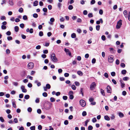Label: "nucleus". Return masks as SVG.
I'll list each match as a JSON object with an SVG mask.
<instances>
[{"label":"nucleus","mask_w":130,"mask_h":130,"mask_svg":"<svg viewBox=\"0 0 130 130\" xmlns=\"http://www.w3.org/2000/svg\"><path fill=\"white\" fill-rule=\"evenodd\" d=\"M50 57L53 61L55 62H56L57 61L58 59L56 57L54 53H52L50 55Z\"/></svg>","instance_id":"nucleus-1"},{"label":"nucleus","mask_w":130,"mask_h":130,"mask_svg":"<svg viewBox=\"0 0 130 130\" xmlns=\"http://www.w3.org/2000/svg\"><path fill=\"white\" fill-rule=\"evenodd\" d=\"M122 25V20H120L117 23V25L116 26V28L117 29L120 28Z\"/></svg>","instance_id":"nucleus-2"},{"label":"nucleus","mask_w":130,"mask_h":130,"mask_svg":"<svg viewBox=\"0 0 130 130\" xmlns=\"http://www.w3.org/2000/svg\"><path fill=\"white\" fill-rule=\"evenodd\" d=\"M80 105L82 107H84L86 105V103L85 101L83 100H80L79 101Z\"/></svg>","instance_id":"nucleus-3"},{"label":"nucleus","mask_w":130,"mask_h":130,"mask_svg":"<svg viewBox=\"0 0 130 130\" xmlns=\"http://www.w3.org/2000/svg\"><path fill=\"white\" fill-rule=\"evenodd\" d=\"M96 86V84L95 82L92 83L90 86V89L91 90H93L94 89Z\"/></svg>","instance_id":"nucleus-4"},{"label":"nucleus","mask_w":130,"mask_h":130,"mask_svg":"<svg viewBox=\"0 0 130 130\" xmlns=\"http://www.w3.org/2000/svg\"><path fill=\"white\" fill-rule=\"evenodd\" d=\"M108 61L109 63H112L113 61V57L112 56H109L108 57Z\"/></svg>","instance_id":"nucleus-5"},{"label":"nucleus","mask_w":130,"mask_h":130,"mask_svg":"<svg viewBox=\"0 0 130 130\" xmlns=\"http://www.w3.org/2000/svg\"><path fill=\"white\" fill-rule=\"evenodd\" d=\"M34 67V64L32 62L29 63L28 64V67L29 69H32Z\"/></svg>","instance_id":"nucleus-6"},{"label":"nucleus","mask_w":130,"mask_h":130,"mask_svg":"<svg viewBox=\"0 0 130 130\" xmlns=\"http://www.w3.org/2000/svg\"><path fill=\"white\" fill-rule=\"evenodd\" d=\"M51 88V86L50 85L48 84H46V86H44L43 87V89L44 90L46 91H47V89H49Z\"/></svg>","instance_id":"nucleus-7"},{"label":"nucleus","mask_w":130,"mask_h":130,"mask_svg":"<svg viewBox=\"0 0 130 130\" xmlns=\"http://www.w3.org/2000/svg\"><path fill=\"white\" fill-rule=\"evenodd\" d=\"M64 51L67 54H68L70 56H71V54L68 49L65 48Z\"/></svg>","instance_id":"nucleus-8"},{"label":"nucleus","mask_w":130,"mask_h":130,"mask_svg":"<svg viewBox=\"0 0 130 130\" xmlns=\"http://www.w3.org/2000/svg\"><path fill=\"white\" fill-rule=\"evenodd\" d=\"M25 88V86L23 85H22L21 87V89L22 90V92L24 93H26L27 92V91Z\"/></svg>","instance_id":"nucleus-9"},{"label":"nucleus","mask_w":130,"mask_h":130,"mask_svg":"<svg viewBox=\"0 0 130 130\" xmlns=\"http://www.w3.org/2000/svg\"><path fill=\"white\" fill-rule=\"evenodd\" d=\"M103 22V21L102 20V18H101L99 20L97 21L96 22V24H97L99 25V24L100 23L102 24Z\"/></svg>","instance_id":"nucleus-10"},{"label":"nucleus","mask_w":130,"mask_h":130,"mask_svg":"<svg viewBox=\"0 0 130 130\" xmlns=\"http://www.w3.org/2000/svg\"><path fill=\"white\" fill-rule=\"evenodd\" d=\"M109 49L110 52L112 53H114L116 52V50L112 48H110Z\"/></svg>","instance_id":"nucleus-11"},{"label":"nucleus","mask_w":130,"mask_h":130,"mask_svg":"<svg viewBox=\"0 0 130 130\" xmlns=\"http://www.w3.org/2000/svg\"><path fill=\"white\" fill-rule=\"evenodd\" d=\"M111 88L109 86H107V92L108 93H111Z\"/></svg>","instance_id":"nucleus-12"},{"label":"nucleus","mask_w":130,"mask_h":130,"mask_svg":"<svg viewBox=\"0 0 130 130\" xmlns=\"http://www.w3.org/2000/svg\"><path fill=\"white\" fill-rule=\"evenodd\" d=\"M9 5L11 6H12L14 4L12 0H9Z\"/></svg>","instance_id":"nucleus-13"},{"label":"nucleus","mask_w":130,"mask_h":130,"mask_svg":"<svg viewBox=\"0 0 130 130\" xmlns=\"http://www.w3.org/2000/svg\"><path fill=\"white\" fill-rule=\"evenodd\" d=\"M120 82L121 84V86L122 88H123L125 87V84L123 83V81L120 80Z\"/></svg>","instance_id":"nucleus-14"},{"label":"nucleus","mask_w":130,"mask_h":130,"mask_svg":"<svg viewBox=\"0 0 130 130\" xmlns=\"http://www.w3.org/2000/svg\"><path fill=\"white\" fill-rule=\"evenodd\" d=\"M57 6L60 9L61 7L62 6V4L61 3H58L57 4Z\"/></svg>","instance_id":"nucleus-15"},{"label":"nucleus","mask_w":130,"mask_h":130,"mask_svg":"<svg viewBox=\"0 0 130 130\" xmlns=\"http://www.w3.org/2000/svg\"><path fill=\"white\" fill-rule=\"evenodd\" d=\"M119 115L120 118H122L124 116V114L121 112H120L119 113Z\"/></svg>","instance_id":"nucleus-16"},{"label":"nucleus","mask_w":130,"mask_h":130,"mask_svg":"<svg viewBox=\"0 0 130 130\" xmlns=\"http://www.w3.org/2000/svg\"><path fill=\"white\" fill-rule=\"evenodd\" d=\"M13 85L15 86H17L18 85V83L17 82H12Z\"/></svg>","instance_id":"nucleus-17"},{"label":"nucleus","mask_w":130,"mask_h":130,"mask_svg":"<svg viewBox=\"0 0 130 130\" xmlns=\"http://www.w3.org/2000/svg\"><path fill=\"white\" fill-rule=\"evenodd\" d=\"M104 117L105 119L106 120L109 121L110 120V118L107 116H105Z\"/></svg>","instance_id":"nucleus-18"},{"label":"nucleus","mask_w":130,"mask_h":130,"mask_svg":"<svg viewBox=\"0 0 130 130\" xmlns=\"http://www.w3.org/2000/svg\"><path fill=\"white\" fill-rule=\"evenodd\" d=\"M76 34L75 33H73L71 35V37L72 38H76Z\"/></svg>","instance_id":"nucleus-19"},{"label":"nucleus","mask_w":130,"mask_h":130,"mask_svg":"<svg viewBox=\"0 0 130 130\" xmlns=\"http://www.w3.org/2000/svg\"><path fill=\"white\" fill-rule=\"evenodd\" d=\"M12 103L13 106L14 108H16L17 107L15 104V101H12Z\"/></svg>","instance_id":"nucleus-20"},{"label":"nucleus","mask_w":130,"mask_h":130,"mask_svg":"<svg viewBox=\"0 0 130 130\" xmlns=\"http://www.w3.org/2000/svg\"><path fill=\"white\" fill-rule=\"evenodd\" d=\"M50 100L51 102H54L55 101V99L54 98L51 97L50 98Z\"/></svg>","instance_id":"nucleus-21"},{"label":"nucleus","mask_w":130,"mask_h":130,"mask_svg":"<svg viewBox=\"0 0 130 130\" xmlns=\"http://www.w3.org/2000/svg\"><path fill=\"white\" fill-rule=\"evenodd\" d=\"M19 30V27L18 26H15L14 27V30L16 32H17Z\"/></svg>","instance_id":"nucleus-22"},{"label":"nucleus","mask_w":130,"mask_h":130,"mask_svg":"<svg viewBox=\"0 0 130 130\" xmlns=\"http://www.w3.org/2000/svg\"><path fill=\"white\" fill-rule=\"evenodd\" d=\"M38 1H35L34 3V6H36L38 5Z\"/></svg>","instance_id":"nucleus-23"},{"label":"nucleus","mask_w":130,"mask_h":130,"mask_svg":"<svg viewBox=\"0 0 130 130\" xmlns=\"http://www.w3.org/2000/svg\"><path fill=\"white\" fill-rule=\"evenodd\" d=\"M110 117L111 120H113L115 118V116L114 114H112L111 115Z\"/></svg>","instance_id":"nucleus-24"},{"label":"nucleus","mask_w":130,"mask_h":130,"mask_svg":"<svg viewBox=\"0 0 130 130\" xmlns=\"http://www.w3.org/2000/svg\"><path fill=\"white\" fill-rule=\"evenodd\" d=\"M129 79V78L128 77H125L123 78V80L124 81H126Z\"/></svg>","instance_id":"nucleus-25"},{"label":"nucleus","mask_w":130,"mask_h":130,"mask_svg":"<svg viewBox=\"0 0 130 130\" xmlns=\"http://www.w3.org/2000/svg\"><path fill=\"white\" fill-rule=\"evenodd\" d=\"M29 96L28 95H26L24 96V98L26 100L28 99L29 98Z\"/></svg>","instance_id":"nucleus-26"},{"label":"nucleus","mask_w":130,"mask_h":130,"mask_svg":"<svg viewBox=\"0 0 130 130\" xmlns=\"http://www.w3.org/2000/svg\"><path fill=\"white\" fill-rule=\"evenodd\" d=\"M77 73L78 75H82L83 73L81 71H78L77 72Z\"/></svg>","instance_id":"nucleus-27"},{"label":"nucleus","mask_w":130,"mask_h":130,"mask_svg":"<svg viewBox=\"0 0 130 130\" xmlns=\"http://www.w3.org/2000/svg\"><path fill=\"white\" fill-rule=\"evenodd\" d=\"M88 17L89 18H91L93 17V15L92 13H89L88 15Z\"/></svg>","instance_id":"nucleus-28"},{"label":"nucleus","mask_w":130,"mask_h":130,"mask_svg":"<svg viewBox=\"0 0 130 130\" xmlns=\"http://www.w3.org/2000/svg\"><path fill=\"white\" fill-rule=\"evenodd\" d=\"M101 93L104 96H105V93L104 90H103L102 89H101Z\"/></svg>","instance_id":"nucleus-29"},{"label":"nucleus","mask_w":130,"mask_h":130,"mask_svg":"<svg viewBox=\"0 0 130 130\" xmlns=\"http://www.w3.org/2000/svg\"><path fill=\"white\" fill-rule=\"evenodd\" d=\"M126 73V70H123L121 71V73L123 74H125Z\"/></svg>","instance_id":"nucleus-30"},{"label":"nucleus","mask_w":130,"mask_h":130,"mask_svg":"<svg viewBox=\"0 0 130 130\" xmlns=\"http://www.w3.org/2000/svg\"><path fill=\"white\" fill-rule=\"evenodd\" d=\"M38 16V15L37 13H34L33 15V17L35 18H37Z\"/></svg>","instance_id":"nucleus-31"},{"label":"nucleus","mask_w":130,"mask_h":130,"mask_svg":"<svg viewBox=\"0 0 130 130\" xmlns=\"http://www.w3.org/2000/svg\"><path fill=\"white\" fill-rule=\"evenodd\" d=\"M73 8V7L72 5H69V6L68 8L70 10H72Z\"/></svg>","instance_id":"nucleus-32"},{"label":"nucleus","mask_w":130,"mask_h":130,"mask_svg":"<svg viewBox=\"0 0 130 130\" xmlns=\"http://www.w3.org/2000/svg\"><path fill=\"white\" fill-rule=\"evenodd\" d=\"M1 19L2 20H6V17L4 16H1Z\"/></svg>","instance_id":"nucleus-33"},{"label":"nucleus","mask_w":130,"mask_h":130,"mask_svg":"<svg viewBox=\"0 0 130 130\" xmlns=\"http://www.w3.org/2000/svg\"><path fill=\"white\" fill-rule=\"evenodd\" d=\"M89 120H87L85 122V126H87V123L88 122H89Z\"/></svg>","instance_id":"nucleus-34"},{"label":"nucleus","mask_w":130,"mask_h":130,"mask_svg":"<svg viewBox=\"0 0 130 130\" xmlns=\"http://www.w3.org/2000/svg\"><path fill=\"white\" fill-rule=\"evenodd\" d=\"M124 14L125 15V17H127V11L126 10H125L123 12Z\"/></svg>","instance_id":"nucleus-35"},{"label":"nucleus","mask_w":130,"mask_h":130,"mask_svg":"<svg viewBox=\"0 0 130 130\" xmlns=\"http://www.w3.org/2000/svg\"><path fill=\"white\" fill-rule=\"evenodd\" d=\"M23 19L24 20H26L27 19V17L26 15H24L23 16Z\"/></svg>","instance_id":"nucleus-36"},{"label":"nucleus","mask_w":130,"mask_h":130,"mask_svg":"<svg viewBox=\"0 0 130 130\" xmlns=\"http://www.w3.org/2000/svg\"><path fill=\"white\" fill-rule=\"evenodd\" d=\"M13 121L15 123H18V121L17 118H15L14 119Z\"/></svg>","instance_id":"nucleus-37"},{"label":"nucleus","mask_w":130,"mask_h":130,"mask_svg":"<svg viewBox=\"0 0 130 130\" xmlns=\"http://www.w3.org/2000/svg\"><path fill=\"white\" fill-rule=\"evenodd\" d=\"M35 101L36 103H39L40 101V99L38 98H37Z\"/></svg>","instance_id":"nucleus-38"},{"label":"nucleus","mask_w":130,"mask_h":130,"mask_svg":"<svg viewBox=\"0 0 130 130\" xmlns=\"http://www.w3.org/2000/svg\"><path fill=\"white\" fill-rule=\"evenodd\" d=\"M100 26L99 25H98L96 26V29L98 31L99 30L100 28Z\"/></svg>","instance_id":"nucleus-39"},{"label":"nucleus","mask_w":130,"mask_h":130,"mask_svg":"<svg viewBox=\"0 0 130 130\" xmlns=\"http://www.w3.org/2000/svg\"><path fill=\"white\" fill-rule=\"evenodd\" d=\"M42 95L43 96L46 97L47 96V93L45 92H44L42 94Z\"/></svg>","instance_id":"nucleus-40"},{"label":"nucleus","mask_w":130,"mask_h":130,"mask_svg":"<svg viewBox=\"0 0 130 130\" xmlns=\"http://www.w3.org/2000/svg\"><path fill=\"white\" fill-rule=\"evenodd\" d=\"M27 111L28 112H31L32 111V109L31 108L29 107L27 109Z\"/></svg>","instance_id":"nucleus-41"},{"label":"nucleus","mask_w":130,"mask_h":130,"mask_svg":"<svg viewBox=\"0 0 130 130\" xmlns=\"http://www.w3.org/2000/svg\"><path fill=\"white\" fill-rule=\"evenodd\" d=\"M88 12L86 10H84L83 11V14L84 15H86L87 14Z\"/></svg>","instance_id":"nucleus-42"},{"label":"nucleus","mask_w":130,"mask_h":130,"mask_svg":"<svg viewBox=\"0 0 130 130\" xmlns=\"http://www.w3.org/2000/svg\"><path fill=\"white\" fill-rule=\"evenodd\" d=\"M93 127L91 125L89 126L88 127V130H92L93 129Z\"/></svg>","instance_id":"nucleus-43"},{"label":"nucleus","mask_w":130,"mask_h":130,"mask_svg":"<svg viewBox=\"0 0 130 130\" xmlns=\"http://www.w3.org/2000/svg\"><path fill=\"white\" fill-rule=\"evenodd\" d=\"M87 115V113L86 111H83L82 113V116H86Z\"/></svg>","instance_id":"nucleus-44"},{"label":"nucleus","mask_w":130,"mask_h":130,"mask_svg":"<svg viewBox=\"0 0 130 130\" xmlns=\"http://www.w3.org/2000/svg\"><path fill=\"white\" fill-rule=\"evenodd\" d=\"M41 46L40 45H38L36 46V48L37 50H39L41 48Z\"/></svg>","instance_id":"nucleus-45"},{"label":"nucleus","mask_w":130,"mask_h":130,"mask_svg":"<svg viewBox=\"0 0 130 130\" xmlns=\"http://www.w3.org/2000/svg\"><path fill=\"white\" fill-rule=\"evenodd\" d=\"M77 31L79 34H80L82 32V30L80 28H78L77 30Z\"/></svg>","instance_id":"nucleus-46"},{"label":"nucleus","mask_w":130,"mask_h":130,"mask_svg":"<svg viewBox=\"0 0 130 130\" xmlns=\"http://www.w3.org/2000/svg\"><path fill=\"white\" fill-rule=\"evenodd\" d=\"M77 22L78 23H80L82 22V20L81 19L78 18L77 19Z\"/></svg>","instance_id":"nucleus-47"},{"label":"nucleus","mask_w":130,"mask_h":130,"mask_svg":"<svg viewBox=\"0 0 130 130\" xmlns=\"http://www.w3.org/2000/svg\"><path fill=\"white\" fill-rule=\"evenodd\" d=\"M31 130H35V126H31L30 128Z\"/></svg>","instance_id":"nucleus-48"},{"label":"nucleus","mask_w":130,"mask_h":130,"mask_svg":"<svg viewBox=\"0 0 130 130\" xmlns=\"http://www.w3.org/2000/svg\"><path fill=\"white\" fill-rule=\"evenodd\" d=\"M19 11L21 13H22L23 12V9L22 8H21L19 10Z\"/></svg>","instance_id":"nucleus-49"},{"label":"nucleus","mask_w":130,"mask_h":130,"mask_svg":"<svg viewBox=\"0 0 130 130\" xmlns=\"http://www.w3.org/2000/svg\"><path fill=\"white\" fill-rule=\"evenodd\" d=\"M71 88H72L74 90H75L76 89L75 86L74 85H72Z\"/></svg>","instance_id":"nucleus-50"},{"label":"nucleus","mask_w":130,"mask_h":130,"mask_svg":"<svg viewBox=\"0 0 130 130\" xmlns=\"http://www.w3.org/2000/svg\"><path fill=\"white\" fill-rule=\"evenodd\" d=\"M37 112L39 114H40L41 113V111L40 109H38L37 110Z\"/></svg>","instance_id":"nucleus-51"},{"label":"nucleus","mask_w":130,"mask_h":130,"mask_svg":"<svg viewBox=\"0 0 130 130\" xmlns=\"http://www.w3.org/2000/svg\"><path fill=\"white\" fill-rule=\"evenodd\" d=\"M96 119L95 118H94L92 119V122L93 123H95L96 122Z\"/></svg>","instance_id":"nucleus-52"},{"label":"nucleus","mask_w":130,"mask_h":130,"mask_svg":"<svg viewBox=\"0 0 130 130\" xmlns=\"http://www.w3.org/2000/svg\"><path fill=\"white\" fill-rule=\"evenodd\" d=\"M39 36H42L43 35V33L42 31H40L39 33Z\"/></svg>","instance_id":"nucleus-53"},{"label":"nucleus","mask_w":130,"mask_h":130,"mask_svg":"<svg viewBox=\"0 0 130 130\" xmlns=\"http://www.w3.org/2000/svg\"><path fill=\"white\" fill-rule=\"evenodd\" d=\"M1 28L2 29H5L6 28V27L5 26L2 25L1 26Z\"/></svg>","instance_id":"nucleus-54"},{"label":"nucleus","mask_w":130,"mask_h":130,"mask_svg":"<svg viewBox=\"0 0 130 130\" xmlns=\"http://www.w3.org/2000/svg\"><path fill=\"white\" fill-rule=\"evenodd\" d=\"M6 53L7 54H9L10 53V51L9 49H7L6 50Z\"/></svg>","instance_id":"nucleus-55"},{"label":"nucleus","mask_w":130,"mask_h":130,"mask_svg":"<svg viewBox=\"0 0 130 130\" xmlns=\"http://www.w3.org/2000/svg\"><path fill=\"white\" fill-rule=\"evenodd\" d=\"M95 0H92L91 2L90 3L91 5H93L95 3Z\"/></svg>","instance_id":"nucleus-56"},{"label":"nucleus","mask_w":130,"mask_h":130,"mask_svg":"<svg viewBox=\"0 0 130 130\" xmlns=\"http://www.w3.org/2000/svg\"><path fill=\"white\" fill-rule=\"evenodd\" d=\"M101 38L102 40L105 41V37L104 35H103L102 36Z\"/></svg>","instance_id":"nucleus-57"},{"label":"nucleus","mask_w":130,"mask_h":130,"mask_svg":"<svg viewBox=\"0 0 130 130\" xmlns=\"http://www.w3.org/2000/svg\"><path fill=\"white\" fill-rule=\"evenodd\" d=\"M50 20L51 22H53L55 21V19L54 18H52L50 19Z\"/></svg>","instance_id":"nucleus-58"},{"label":"nucleus","mask_w":130,"mask_h":130,"mask_svg":"<svg viewBox=\"0 0 130 130\" xmlns=\"http://www.w3.org/2000/svg\"><path fill=\"white\" fill-rule=\"evenodd\" d=\"M103 13V11L102 9H100L99 11V13L101 15H102Z\"/></svg>","instance_id":"nucleus-59"},{"label":"nucleus","mask_w":130,"mask_h":130,"mask_svg":"<svg viewBox=\"0 0 130 130\" xmlns=\"http://www.w3.org/2000/svg\"><path fill=\"white\" fill-rule=\"evenodd\" d=\"M73 92L72 91H70L69 92V94L70 95H73Z\"/></svg>","instance_id":"nucleus-60"},{"label":"nucleus","mask_w":130,"mask_h":130,"mask_svg":"<svg viewBox=\"0 0 130 130\" xmlns=\"http://www.w3.org/2000/svg\"><path fill=\"white\" fill-rule=\"evenodd\" d=\"M115 73L114 72H112L111 73V75L112 76H115Z\"/></svg>","instance_id":"nucleus-61"},{"label":"nucleus","mask_w":130,"mask_h":130,"mask_svg":"<svg viewBox=\"0 0 130 130\" xmlns=\"http://www.w3.org/2000/svg\"><path fill=\"white\" fill-rule=\"evenodd\" d=\"M7 39L9 41L11 40L12 39V37L11 36H9L7 37Z\"/></svg>","instance_id":"nucleus-62"},{"label":"nucleus","mask_w":130,"mask_h":130,"mask_svg":"<svg viewBox=\"0 0 130 130\" xmlns=\"http://www.w3.org/2000/svg\"><path fill=\"white\" fill-rule=\"evenodd\" d=\"M43 53L45 54H47L48 53V51L47 50H43Z\"/></svg>","instance_id":"nucleus-63"},{"label":"nucleus","mask_w":130,"mask_h":130,"mask_svg":"<svg viewBox=\"0 0 130 130\" xmlns=\"http://www.w3.org/2000/svg\"><path fill=\"white\" fill-rule=\"evenodd\" d=\"M104 76L106 78H107L108 77V73L106 72L104 74Z\"/></svg>","instance_id":"nucleus-64"}]
</instances>
